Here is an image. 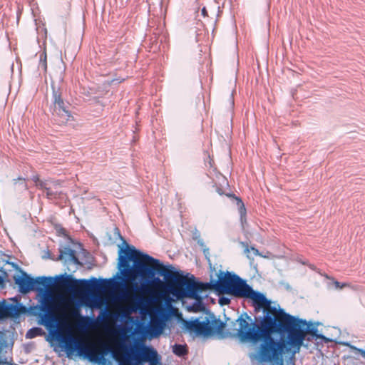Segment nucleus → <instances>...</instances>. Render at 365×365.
<instances>
[{
    "mask_svg": "<svg viewBox=\"0 0 365 365\" xmlns=\"http://www.w3.org/2000/svg\"><path fill=\"white\" fill-rule=\"evenodd\" d=\"M201 13H202V14L204 16H207V10H206L205 7H203V8L202 9Z\"/></svg>",
    "mask_w": 365,
    "mask_h": 365,
    "instance_id": "obj_28",
    "label": "nucleus"
},
{
    "mask_svg": "<svg viewBox=\"0 0 365 365\" xmlns=\"http://www.w3.org/2000/svg\"><path fill=\"white\" fill-rule=\"evenodd\" d=\"M218 192H219V195H221V190H219Z\"/></svg>",
    "mask_w": 365,
    "mask_h": 365,
    "instance_id": "obj_31",
    "label": "nucleus"
},
{
    "mask_svg": "<svg viewBox=\"0 0 365 365\" xmlns=\"http://www.w3.org/2000/svg\"><path fill=\"white\" fill-rule=\"evenodd\" d=\"M219 301H220V304H222V305H226V304H230V299L225 297H220Z\"/></svg>",
    "mask_w": 365,
    "mask_h": 365,
    "instance_id": "obj_23",
    "label": "nucleus"
},
{
    "mask_svg": "<svg viewBox=\"0 0 365 365\" xmlns=\"http://www.w3.org/2000/svg\"><path fill=\"white\" fill-rule=\"evenodd\" d=\"M173 352L178 356L182 357L187 354L188 349L186 344H175L173 346Z\"/></svg>",
    "mask_w": 365,
    "mask_h": 365,
    "instance_id": "obj_14",
    "label": "nucleus"
},
{
    "mask_svg": "<svg viewBox=\"0 0 365 365\" xmlns=\"http://www.w3.org/2000/svg\"><path fill=\"white\" fill-rule=\"evenodd\" d=\"M197 243L202 247V250L205 247H206V245H205V243L202 239H199L197 240Z\"/></svg>",
    "mask_w": 365,
    "mask_h": 365,
    "instance_id": "obj_26",
    "label": "nucleus"
},
{
    "mask_svg": "<svg viewBox=\"0 0 365 365\" xmlns=\"http://www.w3.org/2000/svg\"><path fill=\"white\" fill-rule=\"evenodd\" d=\"M44 334L43 329L40 327H33L28 330L26 334V339H34Z\"/></svg>",
    "mask_w": 365,
    "mask_h": 365,
    "instance_id": "obj_16",
    "label": "nucleus"
},
{
    "mask_svg": "<svg viewBox=\"0 0 365 365\" xmlns=\"http://www.w3.org/2000/svg\"><path fill=\"white\" fill-rule=\"evenodd\" d=\"M8 349L7 341L4 335L0 333V365L7 364L5 354Z\"/></svg>",
    "mask_w": 365,
    "mask_h": 365,
    "instance_id": "obj_11",
    "label": "nucleus"
},
{
    "mask_svg": "<svg viewBox=\"0 0 365 365\" xmlns=\"http://www.w3.org/2000/svg\"><path fill=\"white\" fill-rule=\"evenodd\" d=\"M145 305V301L141 297H138L134 303L131 304L129 308V312L134 313L136 312L138 310H139L141 307H144Z\"/></svg>",
    "mask_w": 365,
    "mask_h": 365,
    "instance_id": "obj_15",
    "label": "nucleus"
},
{
    "mask_svg": "<svg viewBox=\"0 0 365 365\" xmlns=\"http://www.w3.org/2000/svg\"><path fill=\"white\" fill-rule=\"evenodd\" d=\"M4 282L3 277L0 276V284H3Z\"/></svg>",
    "mask_w": 365,
    "mask_h": 365,
    "instance_id": "obj_29",
    "label": "nucleus"
},
{
    "mask_svg": "<svg viewBox=\"0 0 365 365\" xmlns=\"http://www.w3.org/2000/svg\"><path fill=\"white\" fill-rule=\"evenodd\" d=\"M203 253H204V255L205 257V258L210 262V251H209V248L207 247H205L203 248Z\"/></svg>",
    "mask_w": 365,
    "mask_h": 365,
    "instance_id": "obj_24",
    "label": "nucleus"
},
{
    "mask_svg": "<svg viewBox=\"0 0 365 365\" xmlns=\"http://www.w3.org/2000/svg\"><path fill=\"white\" fill-rule=\"evenodd\" d=\"M225 326V323L217 320L215 316L210 313L207 314L202 321L195 319L194 320H187L184 322L185 329L190 334H194L195 336H208L212 333L213 330H215L222 334L223 338H225L226 336H224V334L228 330L232 331L235 328H227L225 332H222L221 330Z\"/></svg>",
    "mask_w": 365,
    "mask_h": 365,
    "instance_id": "obj_6",
    "label": "nucleus"
},
{
    "mask_svg": "<svg viewBox=\"0 0 365 365\" xmlns=\"http://www.w3.org/2000/svg\"><path fill=\"white\" fill-rule=\"evenodd\" d=\"M128 365H138L142 362H148L150 365H158L160 364L161 357L157 351L150 346H143L132 351L130 355H127L124 359Z\"/></svg>",
    "mask_w": 365,
    "mask_h": 365,
    "instance_id": "obj_7",
    "label": "nucleus"
},
{
    "mask_svg": "<svg viewBox=\"0 0 365 365\" xmlns=\"http://www.w3.org/2000/svg\"><path fill=\"white\" fill-rule=\"evenodd\" d=\"M52 98V115L54 120L58 124H66L70 120H73V116L70 110L71 105L68 102L63 101L61 93L53 89Z\"/></svg>",
    "mask_w": 365,
    "mask_h": 365,
    "instance_id": "obj_8",
    "label": "nucleus"
},
{
    "mask_svg": "<svg viewBox=\"0 0 365 365\" xmlns=\"http://www.w3.org/2000/svg\"><path fill=\"white\" fill-rule=\"evenodd\" d=\"M118 260L119 273L115 277L119 279L118 282L125 284V287L119 284L117 287L125 289V282H128L135 292L147 290L151 286L163 283L158 277L160 276L163 277L165 289L178 299L190 297L195 299L188 307L190 311L197 312L205 309L202 297L199 295L205 284L195 281L193 276L187 279L173 267L164 265L160 260L128 245L125 250L120 249Z\"/></svg>",
    "mask_w": 365,
    "mask_h": 365,
    "instance_id": "obj_2",
    "label": "nucleus"
},
{
    "mask_svg": "<svg viewBox=\"0 0 365 365\" xmlns=\"http://www.w3.org/2000/svg\"><path fill=\"white\" fill-rule=\"evenodd\" d=\"M229 274L230 275H234V273L232 274L231 272H227L225 275L222 277V276H220L219 277V279L217 281H212V282H210L209 284H207V285L210 286L211 288L215 289L216 291L217 292H222V293H225V294H230L229 293H227V292H225L222 289H217V287L215 285V284L216 282H219L221 279H223L224 278L227 277ZM220 275H222V273H220ZM235 275H236V274H235ZM237 276H238L237 274Z\"/></svg>",
    "mask_w": 365,
    "mask_h": 365,
    "instance_id": "obj_17",
    "label": "nucleus"
},
{
    "mask_svg": "<svg viewBox=\"0 0 365 365\" xmlns=\"http://www.w3.org/2000/svg\"><path fill=\"white\" fill-rule=\"evenodd\" d=\"M46 197L50 200H55L57 199H63L64 197L63 194L61 191L58 190H53L52 187H49L46 192Z\"/></svg>",
    "mask_w": 365,
    "mask_h": 365,
    "instance_id": "obj_13",
    "label": "nucleus"
},
{
    "mask_svg": "<svg viewBox=\"0 0 365 365\" xmlns=\"http://www.w3.org/2000/svg\"><path fill=\"white\" fill-rule=\"evenodd\" d=\"M36 186L39 188V189H42V190H44L45 192H46L47 189L49 187V186H48V183L46 182H44V181H42V180H40L36 185Z\"/></svg>",
    "mask_w": 365,
    "mask_h": 365,
    "instance_id": "obj_21",
    "label": "nucleus"
},
{
    "mask_svg": "<svg viewBox=\"0 0 365 365\" xmlns=\"http://www.w3.org/2000/svg\"><path fill=\"white\" fill-rule=\"evenodd\" d=\"M32 180L36 183V185L40 181L38 176H33Z\"/></svg>",
    "mask_w": 365,
    "mask_h": 365,
    "instance_id": "obj_27",
    "label": "nucleus"
},
{
    "mask_svg": "<svg viewBox=\"0 0 365 365\" xmlns=\"http://www.w3.org/2000/svg\"><path fill=\"white\" fill-rule=\"evenodd\" d=\"M279 314L281 315L287 329V343L293 348L299 349L305 339L306 334H310L316 339H322L324 342H331L332 340L318 333L317 326L319 323H307L306 320L297 318L279 308Z\"/></svg>",
    "mask_w": 365,
    "mask_h": 365,
    "instance_id": "obj_4",
    "label": "nucleus"
},
{
    "mask_svg": "<svg viewBox=\"0 0 365 365\" xmlns=\"http://www.w3.org/2000/svg\"><path fill=\"white\" fill-rule=\"evenodd\" d=\"M60 255L58 260L63 261L65 263H73L80 264L78 257L76 256V251L69 246H65L59 250Z\"/></svg>",
    "mask_w": 365,
    "mask_h": 365,
    "instance_id": "obj_10",
    "label": "nucleus"
},
{
    "mask_svg": "<svg viewBox=\"0 0 365 365\" xmlns=\"http://www.w3.org/2000/svg\"><path fill=\"white\" fill-rule=\"evenodd\" d=\"M218 192H219V195H221V190H219Z\"/></svg>",
    "mask_w": 365,
    "mask_h": 365,
    "instance_id": "obj_30",
    "label": "nucleus"
},
{
    "mask_svg": "<svg viewBox=\"0 0 365 365\" xmlns=\"http://www.w3.org/2000/svg\"><path fill=\"white\" fill-rule=\"evenodd\" d=\"M15 283L19 287V290L23 294H26L31 290L39 292L41 298L40 305L38 307V314L40 317L39 324L48 327L56 322L53 314V299L51 292L46 287L56 284L61 287L66 288L69 291H74L78 285L88 291H105L114 289L117 284L125 287V284L116 281L114 277L110 279H97L92 277L90 280L76 279L71 274H61L54 277H38L35 279L31 277L26 272H23L21 276L14 278Z\"/></svg>",
    "mask_w": 365,
    "mask_h": 365,
    "instance_id": "obj_3",
    "label": "nucleus"
},
{
    "mask_svg": "<svg viewBox=\"0 0 365 365\" xmlns=\"http://www.w3.org/2000/svg\"><path fill=\"white\" fill-rule=\"evenodd\" d=\"M91 323V319L88 317H83L79 322L78 327L80 329H86Z\"/></svg>",
    "mask_w": 365,
    "mask_h": 365,
    "instance_id": "obj_20",
    "label": "nucleus"
},
{
    "mask_svg": "<svg viewBox=\"0 0 365 365\" xmlns=\"http://www.w3.org/2000/svg\"><path fill=\"white\" fill-rule=\"evenodd\" d=\"M10 300L11 303L5 300L0 302V319L7 317H18L26 313L37 316L38 307H30L28 309L19 302L17 297L11 298Z\"/></svg>",
    "mask_w": 365,
    "mask_h": 365,
    "instance_id": "obj_9",
    "label": "nucleus"
},
{
    "mask_svg": "<svg viewBox=\"0 0 365 365\" xmlns=\"http://www.w3.org/2000/svg\"><path fill=\"white\" fill-rule=\"evenodd\" d=\"M14 181L15 184L17 183V181H21L20 185H21L22 189L24 190H28V185L25 182V179L19 178L18 179H14Z\"/></svg>",
    "mask_w": 365,
    "mask_h": 365,
    "instance_id": "obj_22",
    "label": "nucleus"
},
{
    "mask_svg": "<svg viewBox=\"0 0 365 365\" xmlns=\"http://www.w3.org/2000/svg\"><path fill=\"white\" fill-rule=\"evenodd\" d=\"M334 285L336 289H341L342 287H344L345 286V284L341 285V284L337 281L334 282Z\"/></svg>",
    "mask_w": 365,
    "mask_h": 365,
    "instance_id": "obj_25",
    "label": "nucleus"
},
{
    "mask_svg": "<svg viewBox=\"0 0 365 365\" xmlns=\"http://www.w3.org/2000/svg\"><path fill=\"white\" fill-rule=\"evenodd\" d=\"M240 244L242 245L243 247H245V253L247 255V257L248 258H250V255H249V253L251 251H252L253 254L255 255V256H262V255L259 253V250L256 248H255L254 247H251L250 248L248 247V245L246 243V242H241Z\"/></svg>",
    "mask_w": 365,
    "mask_h": 365,
    "instance_id": "obj_19",
    "label": "nucleus"
},
{
    "mask_svg": "<svg viewBox=\"0 0 365 365\" xmlns=\"http://www.w3.org/2000/svg\"><path fill=\"white\" fill-rule=\"evenodd\" d=\"M58 340L61 346L65 349L68 355L77 351L79 356H83L89 361L104 365L106 363V356L110 352L108 349H103L100 353H96L86 347L83 343L68 334L66 336L58 335Z\"/></svg>",
    "mask_w": 365,
    "mask_h": 365,
    "instance_id": "obj_5",
    "label": "nucleus"
},
{
    "mask_svg": "<svg viewBox=\"0 0 365 365\" xmlns=\"http://www.w3.org/2000/svg\"><path fill=\"white\" fill-rule=\"evenodd\" d=\"M215 285L217 289H222L235 297L252 299L255 312H263L262 316L255 317L254 321L247 313L242 314L235 322H232L233 327L238 324V329L232 331L228 330L224 336L238 338L242 342L260 341L257 351L249 354L251 361L272 363L281 360L284 342L272 336L274 333L281 336L287 334V329L278 309L272 305V302L264 294L255 291L239 276L229 274Z\"/></svg>",
    "mask_w": 365,
    "mask_h": 365,
    "instance_id": "obj_1",
    "label": "nucleus"
},
{
    "mask_svg": "<svg viewBox=\"0 0 365 365\" xmlns=\"http://www.w3.org/2000/svg\"><path fill=\"white\" fill-rule=\"evenodd\" d=\"M38 69L42 70L45 73L47 71V56L45 51L40 55Z\"/></svg>",
    "mask_w": 365,
    "mask_h": 365,
    "instance_id": "obj_18",
    "label": "nucleus"
},
{
    "mask_svg": "<svg viewBox=\"0 0 365 365\" xmlns=\"http://www.w3.org/2000/svg\"><path fill=\"white\" fill-rule=\"evenodd\" d=\"M228 196L235 198V200H236V203L238 207V210H239V212H240V215L241 223L243 225L244 222L246 221V219H245L246 208L245 207L243 202L242 201V200L240 198L235 197L232 194H230V195H228Z\"/></svg>",
    "mask_w": 365,
    "mask_h": 365,
    "instance_id": "obj_12",
    "label": "nucleus"
}]
</instances>
